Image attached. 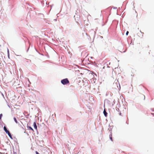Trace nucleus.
I'll return each mask as SVG.
<instances>
[{"instance_id":"obj_1","label":"nucleus","mask_w":154,"mask_h":154,"mask_svg":"<svg viewBox=\"0 0 154 154\" xmlns=\"http://www.w3.org/2000/svg\"><path fill=\"white\" fill-rule=\"evenodd\" d=\"M4 130H5V132H6V133L7 134H8V136H9V137L11 138L12 139V137L11 134V133L9 132V131L7 130V128L6 127H5V126L4 127Z\"/></svg>"},{"instance_id":"obj_2","label":"nucleus","mask_w":154,"mask_h":154,"mask_svg":"<svg viewBox=\"0 0 154 154\" xmlns=\"http://www.w3.org/2000/svg\"><path fill=\"white\" fill-rule=\"evenodd\" d=\"M61 83L63 85H65L67 83V79H65L61 81Z\"/></svg>"},{"instance_id":"obj_3","label":"nucleus","mask_w":154,"mask_h":154,"mask_svg":"<svg viewBox=\"0 0 154 154\" xmlns=\"http://www.w3.org/2000/svg\"><path fill=\"white\" fill-rule=\"evenodd\" d=\"M144 33L140 31L137 33L138 36L140 38H142L143 36Z\"/></svg>"},{"instance_id":"obj_4","label":"nucleus","mask_w":154,"mask_h":154,"mask_svg":"<svg viewBox=\"0 0 154 154\" xmlns=\"http://www.w3.org/2000/svg\"><path fill=\"white\" fill-rule=\"evenodd\" d=\"M33 125H34V128H35V129H36L37 130V126L35 122H34Z\"/></svg>"},{"instance_id":"obj_5","label":"nucleus","mask_w":154,"mask_h":154,"mask_svg":"<svg viewBox=\"0 0 154 154\" xmlns=\"http://www.w3.org/2000/svg\"><path fill=\"white\" fill-rule=\"evenodd\" d=\"M103 113L104 115V116L106 117L107 116V113L106 112V110L105 109L104 110V111H103Z\"/></svg>"},{"instance_id":"obj_6","label":"nucleus","mask_w":154,"mask_h":154,"mask_svg":"<svg viewBox=\"0 0 154 154\" xmlns=\"http://www.w3.org/2000/svg\"><path fill=\"white\" fill-rule=\"evenodd\" d=\"M109 138L112 141H113V140H112V134L109 135Z\"/></svg>"},{"instance_id":"obj_7","label":"nucleus","mask_w":154,"mask_h":154,"mask_svg":"<svg viewBox=\"0 0 154 154\" xmlns=\"http://www.w3.org/2000/svg\"><path fill=\"white\" fill-rule=\"evenodd\" d=\"M14 121L15 122L17 123V124L18 123V122L17 120L16 119V118L15 117H14Z\"/></svg>"},{"instance_id":"obj_8","label":"nucleus","mask_w":154,"mask_h":154,"mask_svg":"<svg viewBox=\"0 0 154 154\" xmlns=\"http://www.w3.org/2000/svg\"><path fill=\"white\" fill-rule=\"evenodd\" d=\"M28 128L29 129H30V130H32L33 131H34L33 129H32V128L30 126H28Z\"/></svg>"},{"instance_id":"obj_9","label":"nucleus","mask_w":154,"mask_h":154,"mask_svg":"<svg viewBox=\"0 0 154 154\" xmlns=\"http://www.w3.org/2000/svg\"><path fill=\"white\" fill-rule=\"evenodd\" d=\"M142 96L143 98V100H144L145 98V96L144 95H142Z\"/></svg>"},{"instance_id":"obj_10","label":"nucleus","mask_w":154,"mask_h":154,"mask_svg":"<svg viewBox=\"0 0 154 154\" xmlns=\"http://www.w3.org/2000/svg\"><path fill=\"white\" fill-rule=\"evenodd\" d=\"M2 114H0V119H1L2 117Z\"/></svg>"},{"instance_id":"obj_11","label":"nucleus","mask_w":154,"mask_h":154,"mask_svg":"<svg viewBox=\"0 0 154 154\" xmlns=\"http://www.w3.org/2000/svg\"><path fill=\"white\" fill-rule=\"evenodd\" d=\"M129 32L128 31H127L126 33V35H127L128 34Z\"/></svg>"},{"instance_id":"obj_12","label":"nucleus","mask_w":154,"mask_h":154,"mask_svg":"<svg viewBox=\"0 0 154 154\" xmlns=\"http://www.w3.org/2000/svg\"><path fill=\"white\" fill-rule=\"evenodd\" d=\"M35 153H36V154H39L38 152H37V151H36L35 152Z\"/></svg>"},{"instance_id":"obj_13","label":"nucleus","mask_w":154,"mask_h":154,"mask_svg":"<svg viewBox=\"0 0 154 154\" xmlns=\"http://www.w3.org/2000/svg\"><path fill=\"white\" fill-rule=\"evenodd\" d=\"M121 115V112H120L119 113V115Z\"/></svg>"},{"instance_id":"obj_14","label":"nucleus","mask_w":154,"mask_h":154,"mask_svg":"<svg viewBox=\"0 0 154 154\" xmlns=\"http://www.w3.org/2000/svg\"><path fill=\"white\" fill-rule=\"evenodd\" d=\"M68 83H69V82L68 80Z\"/></svg>"}]
</instances>
